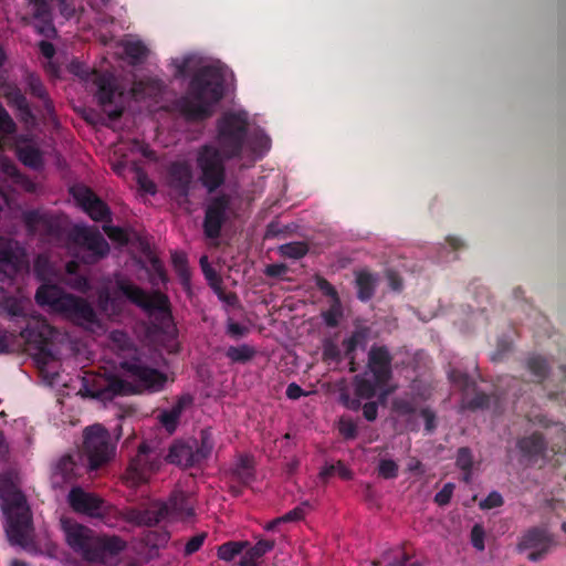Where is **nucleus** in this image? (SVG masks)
<instances>
[{"instance_id":"c03bdc74","label":"nucleus","mask_w":566,"mask_h":566,"mask_svg":"<svg viewBox=\"0 0 566 566\" xmlns=\"http://www.w3.org/2000/svg\"><path fill=\"white\" fill-rule=\"evenodd\" d=\"M97 303L102 311H108L115 308V298L111 294L108 289H102L97 294Z\"/></svg>"},{"instance_id":"9d476101","label":"nucleus","mask_w":566,"mask_h":566,"mask_svg":"<svg viewBox=\"0 0 566 566\" xmlns=\"http://www.w3.org/2000/svg\"><path fill=\"white\" fill-rule=\"evenodd\" d=\"M231 202V196L226 192L218 193L208 200L202 222L206 238L214 240L220 237L221 230L229 219Z\"/></svg>"},{"instance_id":"13d9d810","label":"nucleus","mask_w":566,"mask_h":566,"mask_svg":"<svg viewBox=\"0 0 566 566\" xmlns=\"http://www.w3.org/2000/svg\"><path fill=\"white\" fill-rule=\"evenodd\" d=\"M200 265L206 279L210 281L211 284L220 283L217 272L209 265L207 256L200 259Z\"/></svg>"},{"instance_id":"603ef678","label":"nucleus","mask_w":566,"mask_h":566,"mask_svg":"<svg viewBox=\"0 0 566 566\" xmlns=\"http://www.w3.org/2000/svg\"><path fill=\"white\" fill-rule=\"evenodd\" d=\"M137 184L139 188L149 195L156 193V185L153 180H150L147 175L143 171L137 172Z\"/></svg>"},{"instance_id":"f704fd0d","label":"nucleus","mask_w":566,"mask_h":566,"mask_svg":"<svg viewBox=\"0 0 566 566\" xmlns=\"http://www.w3.org/2000/svg\"><path fill=\"white\" fill-rule=\"evenodd\" d=\"M214 446L212 432L208 429L201 431L200 446L196 448V454L199 462L210 455Z\"/></svg>"},{"instance_id":"de8ad7c7","label":"nucleus","mask_w":566,"mask_h":566,"mask_svg":"<svg viewBox=\"0 0 566 566\" xmlns=\"http://www.w3.org/2000/svg\"><path fill=\"white\" fill-rule=\"evenodd\" d=\"M274 546V543L272 541H259L255 546L251 547L250 549H248L247 552H249L251 554V556H254L255 558H258L259 560L261 559V557L270 552Z\"/></svg>"},{"instance_id":"e433bc0d","label":"nucleus","mask_w":566,"mask_h":566,"mask_svg":"<svg viewBox=\"0 0 566 566\" xmlns=\"http://www.w3.org/2000/svg\"><path fill=\"white\" fill-rule=\"evenodd\" d=\"M281 254L289 259H301L306 255L308 248L303 242H290L281 245Z\"/></svg>"},{"instance_id":"ddd939ff","label":"nucleus","mask_w":566,"mask_h":566,"mask_svg":"<svg viewBox=\"0 0 566 566\" xmlns=\"http://www.w3.org/2000/svg\"><path fill=\"white\" fill-rule=\"evenodd\" d=\"M61 525L69 546L80 553L84 558L90 560L95 559L96 555L93 549L95 547L96 537L93 536L92 531L67 518H62Z\"/></svg>"},{"instance_id":"2f4dec72","label":"nucleus","mask_w":566,"mask_h":566,"mask_svg":"<svg viewBox=\"0 0 566 566\" xmlns=\"http://www.w3.org/2000/svg\"><path fill=\"white\" fill-rule=\"evenodd\" d=\"M324 324L329 328L338 327L343 316L344 308L340 300L333 301L329 307L321 313Z\"/></svg>"},{"instance_id":"e2e57ef3","label":"nucleus","mask_w":566,"mask_h":566,"mask_svg":"<svg viewBox=\"0 0 566 566\" xmlns=\"http://www.w3.org/2000/svg\"><path fill=\"white\" fill-rule=\"evenodd\" d=\"M339 432L345 437V438H354L356 436V426L353 421L350 420H347V419H342L339 421Z\"/></svg>"},{"instance_id":"09e8293b","label":"nucleus","mask_w":566,"mask_h":566,"mask_svg":"<svg viewBox=\"0 0 566 566\" xmlns=\"http://www.w3.org/2000/svg\"><path fill=\"white\" fill-rule=\"evenodd\" d=\"M392 409L399 415H407L415 410V405L410 399L397 398L392 402Z\"/></svg>"},{"instance_id":"0e129e2a","label":"nucleus","mask_w":566,"mask_h":566,"mask_svg":"<svg viewBox=\"0 0 566 566\" xmlns=\"http://www.w3.org/2000/svg\"><path fill=\"white\" fill-rule=\"evenodd\" d=\"M307 507H308V504L307 503H303L301 506H298V507L294 509L293 511L286 513L284 516H282V518L284 520V522L301 520L304 516L305 511H306Z\"/></svg>"},{"instance_id":"3c124183","label":"nucleus","mask_w":566,"mask_h":566,"mask_svg":"<svg viewBox=\"0 0 566 566\" xmlns=\"http://www.w3.org/2000/svg\"><path fill=\"white\" fill-rule=\"evenodd\" d=\"M105 231H106L107 235L112 240H114V241H116V242H118L120 244H127L128 243V234H127V232L123 228H120V227H107V228H105Z\"/></svg>"},{"instance_id":"bf43d9fd","label":"nucleus","mask_w":566,"mask_h":566,"mask_svg":"<svg viewBox=\"0 0 566 566\" xmlns=\"http://www.w3.org/2000/svg\"><path fill=\"white\" fill-rule=\"evenodd\" d=\"M457 464L460 469L469 471L472 465V455L468 449H460L457 458Z\"/></svg>"},{"instance_id":"1a4fd4ad","label":"nucleus","mask_w":566,"mask_h":566,"mask_svg":"<svg viewBox=\"0 0 566 566\" xmlns=\"http://www.w3.org/2000/svg\"><path fill=\"white\" fill-rule=\"evenodd\" d=\"M84 451L92 469L107 462L115 451L107 430L101 424L87 427L84 431Z\"/></svg>"},{"instance_id":"bb28decb","label":"nucleus","mask_w":566,"mask_h":566,"mask_svg":"<svg viewBox=\"0 0 566 566\" xmlns=\"http://www.w3.org/2000/svg\"><path fill=\"white\" fill-rule=\"evenodd\" d=\"M166 460L181 467H190L199 463V459L193 450V444L185 442H175L170 447Z\"/></svg>"},{"instance_id":"4468645a","label":"nucleus","mask_w":566,"mask_h":566,"mask_svg":"<svg viewBox=\"0 0 566 566\" xmlns=\"http://www.w3.org/2000/svg\"><path fill=\"white\" fill-rule=\"evenodd\" d=\"M60 305L62 307L60 313L76 325L91 328L98 324L93 306L83 297L70 294Z\"/></svg>"},{"instance_id":"49530a36","label":"nucleus","mask_w":566,"mask_h":566,"mask_svg":"<svg viewBox=\"0 0 566 566\" xmlns=\"http://www.w3.org/2000/svg\"><path fill=\"white\" fill-rule=\"evenodd\" d=\"M57 7L61 15L66 20L76 13V0H57Z\"/></svg>"},{"instance_id":"20e7f679","label":"nucleus","mask_w":566,"mask_h":566,"mask_svg":"<svg viewBox=\"0 0 566 566\" xmlns=\"http://www.w3.org/2000/svg\"><path fill=\"white\" fill-rule=\"evenodd\" d=\"M392 380L387 356H369L365 373L357 377L355 392L356 399L344 397L345 405L350 409H358L361 400L376 401L366 402L363 407L364 416L373 421L377 417V403H385L387 397L397 389Z\"/></svg>"},{"instance_id":"423d86ee","label":"nucleus","mask_w":566,"mask_h":566,"mask_svg":"<svg viewBox=\"0 0 566 566\" xmlns=\"http://www.w3.org/2000/svg\"><path fill=\"white\" fill-rule=\"evenodd\" d=\"M67 241L73 245V255L87 265L96 264L109 253V244L102 233L85 226L72 227Z\"/></svg>"},{"instance_id":"4c0bfd02","label":"nucleus","mask_w":566,"mask_h":566,"mask_svg":"<svg viewBox=\"0 0 566 566\" xmlns=\"http://www.w3.org/2000/svg\"><path fill=\"white\" fill-rule=\"evenodd\" d=\"M518 449L525 455H533L543 449V441L538 436L524 438L517 443Z\"/></svg>"},{"instance_id":"8fccbe9b","label":"nucleus","mask_w":566,"mask_h":566,"mask_svg":"<svg viewBox=\"0 0 566 566\" xmlns=\"http://www.w3.org/2000/svg\"><path fill=\"white\" fill-rule=\"evenodd\" d=\"M15 129V124L13 119L10 117L8 112L4 109L2 104L0 103V132L2 133H12Z\"/></svg>"},{"instance_id":"cd10ccee","label":"nucleus","mask_w":566,"mask_h":566,"mask_svg":"<svg viewBox=\"0 0 566 566\" xmlns=\"http://www.w3.org/2000/svg\"><path fill=\"white\" fill-rule=\"evenodd\" d=\"M191 403V399L188 396L180 397L178 401L167 410H163L158 416L159 423L165 428V430L171 434L178 423L179 418L184 409Z\"/></svg>"},{"instance_id":"864d4df0","label":"nucleus","mask_w":566,"mask_h":566,"mask_svg":"<svg viewBox=\"0 0 566 566\" xmlns=\"http://www.w3.org/2000/svg\"><path fill=\"white\" fill-rule=\"evenodd\" d=\"M453 490H454V484L447 483L442 488V490L436 494V496H434L436 503H438L439 505H447L452 497Z\"/></svg>"},{"instance_id":"4d7b16f0","label":"nucleus","mask_w":566,"mask_h":566,"mask_svg":"<svg viewBox=\"0 0 566 566\" xmlns=\"http://www.w3.org/2000/svg\"><path fill=\"white\" fill-rule=\"evenodd\" d=\"M205 538H206L205 533L198 534V535L193 536L192 538H190L185 546V554L191 555L195 552H197L203 544Z\"/></svg>"},{"instance_id":"dca6fc26","label":"nucleus","mask_w":566,"mask_h":566,"mask_svg":"<svg viewBox=\"0 0 566 566\" xmlns=\"http://www.w3.org/2000/svg\"><path fill=\"white\" fill-rule=\"evenodd\" d=\"M97 86V99L104 112L107 114V117L111 120H118L124 113V107L122 105L115 104V98L117 95V85L115 78L111 74H101L95 80ZM122 93H118V98H120Z\"/></svg>"},{"instance_id":"680f3d73","label":"nucleus","mask_w":566,"mask_h":566,"mask_svg":"<svg viewBox=\"0 0 566 566\" xmlns=\"http://www.w3.org/2000/svg\"><path fill=\"white\" fill-rule=\"evenodd\" d=\"M386 277L391 290L397 292L402 290V279L397 272L388 270L386 272Z\"/></svg>"},{"instance_id":"9b49d317","label":"nucleus","mask_w":566,"mask_h":566,"mask_svg":"<svg viewBox=\"0 0 566 566\" xmlns=\"http://www.w3.org/2000/svg\"><path fill=\"white\" fill-rule=\"evenodd\" d=\"M167 185L178 205L190 202V190L193 185L191 166L185 160L170 163L166 175Z\"/></svg>"},{"instance_id":"f8f14e48","label":"nucleus","mask_w":566,"mask_h":566,"mask_svg":"<svg viewBox=\"0 0 566 566\" xmlns=\"http://www.w3.org/2000/svg\"><path fill=\"white\" fill-rule=\"evenodd\" d=\"M159 467V454L146 444L139 447L137 455L132 460L125 474L127 483L135 486L146 482Z\"/></svg>"},{"instance_id":"c756f323","label":"nucleus","mask_w":566,"mask_h":566,"mask_svg":"<svg viewBox=\"0 0 566 566\" xmlns=\"http://www.w3.org/2000/svg\"><path fill=\"white\" fill-rule=\"evenodd\" d=\"M17 156L19 160L27 167L39 169L43 165L42 153L34 145L18 146Z\"/></svg>"},{"instance_id":"6ab92c4d","label":"nucleus","mask_w":566,"mask_h":566,"mask_svg":"<svg viewBox=\"0 0 566 566\" xmlns=\"http://www.w3.org/2000/svg\"><path fill=\"white\" fill-rule=\"evenodd\" d=\"M551 546V536L542 530L528 531L522 536L518 543L520 552L526 553V557L533 562L541 558V556L545 554Z\"/></svg>"},{"instance_id":"69168bd1","label":"nucleus","mask_w":566,"mask_h":566,"mask_svg":"<svg viewBox=\"0 0 566 566\" xmlns=\"http://www.w3.org/2000/svg\"><path fill=\"white\" fill-rule=\"evenodd\" d=\"M248 332V328L239 323L230 322L228 324V334L238 339L242 337Z\"/></svg>"},{"instance_id":"39448f33","label":"nucleus","mask_w":566,"mask_h":566,"mask_svg":"<svg viewBox=\"0 0 566 566\" xmlns=\"http://www.w3.org/2000/svg\"><path fill=\"white\" fill-rule=\"evenodd\" d=\"M0 497L7 516V535L11 543L28 546L31 542V516L25 497L11 478L0 475Z\"/></svg>"},{"instance_id":"0eeeda50","label":"nucleus","mask_w":566,"mask_h":566,"mask_svg":"<svg viewBox=\"0 0 566 566\" xmlns=\"http://www.w3.org/2000/svg\"><path fill=\"white\" fill-rule=\"evenodd\" d=\"M193 514V509L185 493H172L168 503L154 502L145 511H136L132 520L138 524L153 525L166 518L185 520Z\"/></svg>"},{"instance_id":"c9c22d12","label":"nucleus","mask_w":566,"mask_h":566,"mask_svg":"<svg viewBox=\"0 0 566 566\" xmlns=\"http://www.w3.org/2000/svg\"><path fill=\"white\" fill-rule=\"evenodd\" d=\"M149 263H150V282L155 285L160 281L161 283L168 282V275L166 273L165 266L160 259L156 255L149 256Z\"/></svg>"},{"instance_id":"052dcab7","label":"nucleus","mask_w":566,"mask_h":566,"mask_svg":"<svg viewBox=\"0 0 566 566\" xmlns=\"http://www.w3.org/2000/svg\"><path fill=\"white\" fill-rule=\"evenodd\" d=\"M287 265L283 263H273L269 264L265 270L264 274L269 277H280L284 275L287 272Z\"/></svg>"},{"instance_id":"473e14b6","label":"nucleus","mask_w":566,"mask_h":566,"mask_svg":"<svg viewBox=\"0 0 566 566\" xmlns=\"http://www.w3.org/2000/svg\"><path fill=\"white\" fill-rule=\"evenodd\" d=\"M163 88L161 81L146 78L139 80L134 83L132 92L135 97H146L151 96L156 92H160Z\"/></svg>"},{"instance_id":"393cba45","label":"nucleus","mask_w":566,"mask_h":566,"mask_svg":"<svg viewBox=\"0 0 566 566\" xmlns=\"http://www.w3.org/2000/svg\"><path fill=\"white\" fill-rule=\"evenodd\" d=\"M27 91L29 94L42 102V106L48 115L54 113V104L49 96V93L41 80V77L32 72H27L24 75Z\"/></svg>"},{"instance_id":"a211bd4d","label":"nucleus","mask_w":566,"mask_h":566,"mask_svg":"<svg viewBox=\"0 0 566 566\" xmlns=\"http://www.w3.org/2000/svg\"><path fill=\"white\" fill-rule=\"evenodd\" d=\"M18 293L21 290L18 289ZM31 301L28 296L22 294L10 295L2 287L0 289V315H6L12 321L22 319L25 322L30 315Z\"/></svg>"},{"instance_id":"f257e3e1","label":"nucleus","mask_w":566,"mask_h":566,"mask_svg":"<svg viewBox=\"0 0 566 566\" xmlns=\"http://www.w3.org/2000/svg\"><path fill=\"white\" fill-rule=\"evenodd\" d=\"M119 367L104 375H87L83 378L84 395L101 400H111L115 395L156 392L172 380L167 368L159 366L154 356H119Z\"/></svg>"},{"instance_id":"72a5a7b5","label":"nucleus","mask_w":566,"mask_h":566,"mask_svg":"<svg viewBox=\"0 0 566 566\" xmlns=\"http://www.w3.org/2000/svg\"><path fill=\"white\" fill-rule=\"evenodd\" d=\"M98 548L101 553H95L96 558H104L106 554H116L124 548V543L117 537L99 538L96 537L94 549Z\"/></svg>"},{"instance_id":"ea45409f","label":"nucleus","mask_w":566,"mask_h":566,"mask_svg":"<svg viewBox=\"0 0 566 566\" xmlns=\"http://www.w3.org/2000/svg\"><path fill=\"white\" fill-rule=\"evenodd\" d=\"M245 545V542H228L218 548V556L227 562L232 560Z\"/></svg>"},{"instance_id":"c85d7f7f","label":"nucleus","mask_w":566,"mask_h":566,"mask_svg":"<svg viewBox=\"0 0 566 566\" xmlns=\"http://www.w3.org/2000/svg\"><path fill=\"white\" fill-rule=\"evenodd\" d=\"M355 284L357 289V298L361 302H368L373 298L377 286V275L363 270L356 273Z\"/></svg>"},{"instance_id":"7ed1b4c3","label":"nucleus","mask_w":566,"mask_h":566,"mask_svg":"<svg viewBox=\"0 0 566 566\" xmlns=\"http://www.w3.org/2000/svg\"><path fill=\"white\" fill-rule=\"evenodd\" d=\"M222 67L205 65L191 77L188 91L175 101V109L188 122H202L212 115V106L224 96Z\"/></svg>"},{"instance_id":"b1692460","label":"nucleus","mask_w":566,"mask_h":566,"mask_svg":"<svg viewBox=\"0 0 566 566\" xmlns=\"http://www.w3.org/2000/svg\"><path fill=\"white\" fill-rule=\"evenodd\" d=\"M4 97L10 107L17 109L20 119L23 123H31L34 120L31 106L20 87L17 85H9L4 92Z\"/></svg>"},{"instance_id":"79ce46f5","label":"nucleus","mask_w":566,"mask_h":566,"mask_svg":"<svg viewBox=\"0 0 566 566\" xmlns=\"http://www.w3.org/2000/svg\"><path fill=\"white\" fill-rule=\"evenodd\" d=\"M398 473V465L394 460L381 459L378 464V474L384 479L396 478Z\"/></svg>"},{"instance_id":"f03ea898","label":"nucleus","mask_w":566,"mask_h":566,"mask_svg":"<svg viewBox=\"0 0 566 566\" xmlns=\"http://www.w3.org/2000/svg\"><path fill=\"white\" fill-rule=\"evenodd\" d=\"M245 112L224 113L217 122V143L201 145L196 151L198 180L208 193L220 189L227 180V161L240 158L248 136Z\"/></svg>"},{"instance_id":"2eb2a0df","label":"nucleus","mask_w":566,"mask_h":566,"mask_svg":"<svg viewBox=\"0 0 566 566\" xmlns=\"http://www.w3.org/2000/svg\"><path fill=\"white\" fill-rule=\"evenodd\" d=\"M24 323L25 327L20 333L24 342L35 349L36 354H53L49 348L52 328L46 321L38 315L29 317Z\"/></svg>"},{"instance_id":"774afa93","label":"nucleus","mask_w":566,"mask_h":566,"mask_svg":"<svg viewBox=\"0 0 566 566\" xmlns=\"http://www.w3.org/2000/svg\"><path fill=\"white\" fill-rule=\"evenodd\" d=\"M73 461L71 458H64L61 460L60 464L56 468L55 474H61L63 478L66 476V473L71 470H73Z\"/></svg>"},{"instance_id":"58836bf2","label":"nucleus","mask_w":566,"mask_h":566,"mask_svg":"<svg viewBox=\"0 0 566 566\" xmlns=\"http://www.w3.org/2000/svg\"><path fill=\"white\" fill-rule=\"evenodd\" d=\"M171 262L182 282V284H188L190 280V274L188 271V262L187 258L184 253L180 252H174L171 254Z\"/></svg>"},{"instance_id":"a18cd8bd","label":"nucleus","mask_w":566,"mask_h":566,"mask_svg":"<svg viewBox=\"0 0 566 566\" xmlns=\"http://www.w3.org/2000/svg\"><path fill=\"white\" fill-rule=\"evenodd\" d=\"M503 502L502 495L499 492L493 491L484 500L480 501L479 506L482 510H491L500 507Z\"/></svg>"},{"instance_id":"f3484780","label":"nucleus","mask_w":566,"mask_h":566,"mask_svg":"<svg viewBox=\"0 0 566 566\" xmlns=\"http://www.w3.org/2000/svg\"><path fill=\"white\" fill-rule=\"evenodd\" d=\"M74 199L78 206L94 221H111V209L96 193L90 188L82 186L72 189Z\"/></svg>"},{"instance_id":"5701e85b","label":"nucleus","mask_w":566,"mask_h":566,"mask_svg":"<svg viewBox=\"0 0 566 566\" xmlns=\"http://www.w3.org/2000/svg\"><path fill=\"white\" fill-rule=\"evenodd\" d=\"M374 337L375 334L370 326L356 323L350 335L343 340L345 354H352L356 350H365Z\"/></svg>"},{"instance_id":"aec40b11","label":"nucleus","mask_w":566,"mask_h":566,"mask_svg":"<svg viewBox=\"0 0 566 566\" xmlns=\"http://www.w3.org/2000/svg\"><path fill=\"white\" fill-rule=\"evenodd\" d=\"M69 502L72 509L88 516H101L103 514V502L94 494L84 492L81 489H73L69 494Z\"/></svg>"},{"instance_id":"a878e982","label":"nucleus","mask_w":566,"mask_h":566,"mask_svg":"<svg viewBox=\"0 0 566 566\" xmlns=\"http://www.w3.org/2000/svg\"><path fill=\"white\" fill-rule=\"evenodd\" d=\"M67 296L70 294L63 293L56 285L42 284L36 290L34 298L39 305H49L54 312L60 313L62 311L60 303Z\"/></svg>"},{"instance_id":"7c9ffc66","label":"nucleus","mask_w":566,"mask_h":566,"mask_svg":"<svg viewBox=\"0 0 566 566\" xmlns=\"http://www.w3.org/2000/svg\"><path fill=\"white\" fill-rule=\"evenodd\" d=\"M123 50L125 55L129 59L132 65L142 63L148 54L147 46L139 40L125 41L123 43Z\"/></svg>"},{"instance_id":"a19ab883","label":"nucleus","mask_w":566,"mask_h":566,"mask_svg":"<svg viewBox=\"0 0 566 566\" xmlns=\"http://www.w3.org/2000/svg\"><path fill=\"white\" fill-rule=\"evenodd\" d=\"M316 287L319 292L328 297L331 302L340 300L339 294L334 285H332L324 276L319 274H315L313 277Z\"/></svg>"},{"instance_id":"6e6552de","label":"nucleus","mask_w":566,"mask_h":566,"mask_svg":"<svg viewBox=\"0 0 566 566\" xmlns=\"http://www.w3.org/2000/svg\"><path fill=\"white\" fill-rule=\"evenodd\" d=\"M116 287L125 297L143 310L147 312H159L170 316V303L166 294L159 291L149 294L142 287L124 279L116 281Z\"/></svg>"},{"instance_id":"37998d69","label":"nucleus","mask_w":566,"mask_h":566,"mask_svg":"<svg viewBox=\"0 0 566 566\" xmlns=\"http://www.w3.org/2000/svg\"><path fill=\"white\" fill-rule=\"evenodd\" d=\"M485 531L482 525L475 524L471 530V543L474 548L482 552L485 548L484 544Z\"/></svg>"},{"instance_id":"4be33fe9","label":"nucleus","mask_w":566,"mask_h":566,"mask_svg":"<svg viewBox=\"0 0 566 566\" xmlns=\"http://www.w3.org/2000/svg\"><path fill=\"white\" fill-rule=\"evenodd\" d=\"M23 258L10 247L0 249V280L11 282L21 271Z\"/></svg>"},{"instance_id":"6e6d98bb","label":"nucleus","mask_w":566,"mask_h":566,"mask_svg":"<svg viewBox=\"0 0 566 566\" xmlns=\"http://www.w3.org/2000/svg\"><path fill=\"white\" fill-rule=\"evenodd\" d=\"M513 350V338L511 334H503L497 339L496 354H507Z\"/></svg>"},{"instance_id":"338daca9","label":"nucleus","mask_w":566,"mask_h":566,"mask_svg":"<svg viewBox=\"0 0 566 566\" xmlns=\"http://www.w3.org/2000/svg\"><path fill=\"white\" fill-rule=\"evenodd\" d=\"M252 468L251 460L249 458L242 459L240 465L237 469L238 475L247 480L250 476V469Z\"/></svg>"},{"instance_id":"5fc2aeb1","label":"nucleus","mask_w":566,"mask_h":566,"mask_svg":"<svg viewBox=\"0 0 566 566\" xmlns=\"http://www.w3.org/2000/svg\"><path fill=\"white\" fill-rule=\"evenodd\" d=\"M214 292L217 293L220 301L224 302L230 306H234L238 302V296L235 293H226L223 289L220 286V283L211 284Z\"/></svg>"},{"instance_id":"412c9836","label":"nucleus","mask_w":566,"mask_h":566,"mask_svg":"<svg viewBox=\"0 0 566 566\" xmlns=\"http://www.w3.org/2000/svg\"><path fill=\"white\" fill-rule=\"evenodd\" d=\"M32 7L33 18L41 22L39 32L46 38L56 33L53 25L52 2L51 0H27Z\"/></svg>"}]
</instances>
